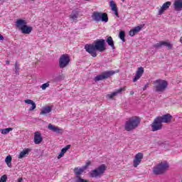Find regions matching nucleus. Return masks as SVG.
<instances>
[{
  "instance_id": "5701e85b",
  "label": "nucleus",
  "mask_w": 182,
  "mask_h": 182,
  "mask_svg": "<svg viewBox=\"0 0 182 182\" xmlns=\"http://www.w3.org/2000/svg\"><path fill=\"white\" fill-rule=\"evenodd\" d=\"M109 6L111 7L112 11L114 12V15H116V16H119V12H117V6H116V3H114L113 1H111L109 2Z\"/></svg>"
},
{
  "instance_id": "0eeeda50",
  "label": "nucleus",
  "mask_w": 182,
  "mask_h": 182,
  "mask_svg": "<svg viewBox=\"0 0 182 182\" xmlns=\"http://www.w3.org/2000/svg\"><path fill=\"white\" fill-rule=\"evenodd\" d=\"M92 18L95 22L102 21L105 22V23H107V22H109V17L107 16V14L106 13L95 11L92 15Z\"/></svg>"
},
{
  "instance_id": "a19ab883",
  "label": "nucleus",
  "mask_w": 182,
  "mask_h": 182,
  "mask_svg": "<svg viewBox=\"0 0 182 182\" xmlns=\"http://www.w3.org/2000/svg\"><path fill=\"white\" fill-rule=\"evenodd\" d=\"M18 182H22V178H19Z\"/></svg>"
},
{
  "instance_id": "58836bf2",
  "label": "nucleus",
  "mask_w": 182,
  "mask_h": 182,
  "mask_svg": "<svg viewBox=\"0 0 182 182\" xmlns=\"http://www.w3.org/2000/svg\"><path fill=\"white\" fill-rule=\"evenodd\" d=\"M6 65H9V63H10L9 60H6Z\"/></svg>"
},
{
  "instance_id": "4468645a",
  "label": "nucleus",
  "mask_w": 182,
  "mask_h": 182,
  "mask_svg": "<svg viewBox=\"0 0 182 182\" xmlns=\"http://www.w3.org/2000/svg\"><path fill=\"white\" fill-rule=\"evenodd\" d=\"M141 160H143V154L142 153H138L136 154L135 158L133 161V166L134 167H137L139 164L141 163Z\"/></svg>"
},
{
  "instance_id": "bb28decb",
  "label": "nucleus",
  "mask_w": 182,
  "mask_h": 182,
  "mask_svg": "<svg viewBox=\"0 0 182 182\" xmlns=\"http://www.w3.org/2000/svg\"><path fill=\"white\" fill-rule=\"evenodd\" d=\"M6 164H7L8 167H12V156H11V155H9L6 156V159H5Z\"/></svg>"
},
{
  "instance_id": "9d476101",
  "label": "nucleus",
  "mask_w": 182,
  "mask_h": 182,
  "mask_svg": "<svg viewBox=\"0 0 182 182\" xmlns=\"http://www.w3.org/2000/svg\"><path fill=\"white\" fill-rule=\"evenodd\" d=\"M151 132H159L163 129V124L159 121V118L156 117L154 119V122L151 124Z\"/></svg>"
},
{
  "instance_id": "473e14b6",
  "label": "nucleus",
  "mask_w": 182,
  "mask_h": 182,
  "mask_svg": "<svg viewBox=\"0 0 182 182\" xmlns=\"http://www.w3.org/2000/svg\"><path fill=\"white\" fill-rule=\"evenodd\" d=\"M70 149V145H67L65 148L62 149L61 151L65 154Z\"/></svg>"
},
{
  "instance_id": "72a5a7b5",
  "label": "nucleus",
  "mask_w": 182,
  "mask_h": 182,
  "mask_svg": "<svg viewBox=\"0 0 182 182\" xmlns=\"http://www.w3.org/2000/svg\"><path fill=\"white\" fill-rule=\"evenodd\" d=\"M89 166H90V161L87 162V163L85 164V166H83L82 168H84V170H86V168H87V167H89Z\"/></svg>"
},
{
  "instance_id": "f03ea898",
  "label": "nucleus",
  "mask_w": 182,
  "mask_h": 182,
  "mask_svg": "<svg viewBox=\"0 0 182 182\" xmlns=\"http://www.w3.org/2000/svg\"><path fill=\"white\" fill-rule=\"evenodd\" d=\"M140 117H132L129 118L127 122H125L124 129L127 132H133V130L139 127L140 124Z\"/></svg>"
},
{
  "instance_id": "423d86ee",
  "label": "nucleus",
  "mask_w": 182,
  "mask_h": 182,
  "mask_svg": "<svg viewBox=\"0 0 182 182\" xmlns=\"http://www.w3.org/2000/svg\"><path fill=\"white\" fill-rule=\"evenodd\" d=\"M107 168V166H106V165L102 164L101 166L90 171V177H92V178H97V177H102V176L105 174Z\"/></svg>"
},
{
  "instance_id": "f257e3e1",
  "label": "nucleus",
  "mask_w": 182,
  "mask_h": 182,
  "mask_svg": "<svg viewBox=\"0 0 182 182\" xmlns=\"http://www.w3.org/2000/svg\"><path fill=\"white\" fill-rule=\"evenodd\" d=\"M105 39H99L97 40L94 44H86L85 49L92 58H96V56H97V50H98V52H105V50H106V46H105Z\"/></svg>"
},
{
  "instance_id": "4be33fe9",
  "label": "nucleus",
  "mask_w": 182,
  "mask_h": 182,
  "mask_svg": "<svg viewBox=\"0 0 182 182\" xmlns=\"http://www.w3.org/2000/svg\"><path fill=\"white\" fill-rule=\"evenodd\" d=\"M29 153H31V149H24L22 151L20 152L18 159H23V157H26Z\"/></svg>"
},
{
  "instance_id": "79ce46f5",
  "label": "nucleus",
  "mask_w": 182,
  "mask_h": 182,
  "mask_svg": "<svg viewBox=\"0 0 182 182\" xmlns=\"http://www.w3.org/2000/svg\"><path fill=\"white\" fill-rule=\"evenodd\" d=\"M122 2H124V0H122Z\"/></svg>"
},
{
  "instance_id": "e433bc0d",
  "label": "nucleus",
  "mask_w": 182,
  "mask_h": 182,
  "mask_svg": "<svg viewBox=\"0 0 182 182\" xmlns=\"http://www.w3.org/2000/svg\"><path fill=\"white\" fill-rule=\"evenodd\" d=\"M0 41H4V36L0 34Z\"/></svg>"
},
{
  "instance_id": "1a4fd4ad",
  "label": "nucleus",
  "mask_w": 182,
  "mask_h": 182,
  "mask_svg": "<svg viewBox=\"0 0 182 182\" xmlns=\"http://www.w3.org/2000/svg\"><path fill=\"white\" fill-rule=\"evenodd\" d=\"M116 73L114 70L105 71L103 72L102 74L97 75L94 80L95 82H99L100 80H104V79H109L110 76H113Z\"/></svg>"
},
{
  "instance_id": "cd10ccee",
  "label": "nucleus",
  "mask_w": 182,
  "mask_h": 182,
  "mask_svg": "<svg viewBox=\"0 0 182 182\" xmlns=\"http://www.w3.org/2000/svg\"><path fill=\"white\" fill-rule=\"evenodd\" d=\"M126 36V33L124 31H121L119 34V38L122 41V42H126V39L124 38Z\"/></svg>"
},
{
  "instance_id": "f3484780",
  "label": "nucleus",
  "mask_w": 182,
  "mask_h": 182,
  "mask_svg": "<svg viewBox=\"0 0 182 182\" xmlns=\"http://www.w3.org/2000/svg\"><path fill=\"white\" fill-rule=\"evenodd\" d=\"M48 129L51 130L52 132H54V133H58V134H60V133H63V129L55 127L52 124H48Z\"/></svg>"
},
{
  "instance_id": "412c9836",
  "label": "nucleus",
  "mask_w": 182,
  "mask_h": 182,
  "mask_svg": "<svg viewBox=\"0 0 182 182\" xmlns=\"http://www.w3.org/2000/svg\"><path fill=\"white\" fill-rule=\"evenodd\" d=\"M141 28L143 27L141 26H138L130 30L129 36H134V35L139 33L141 31Z\"/></svg>"
},
{
  "instance_id": "c9c22d12",
  "label": "nucleus",
  "mask_w": 182,
  "mask_h": 182,
  "mask_svg": "<svg viewBox=\"0 0 182 182\" xmlns=\"http://www.w3.org/2000/svg\"><path fill=\"white\" fill-rule=\"evenodd\" d=\"M147 87H149V83H147L144 85V87H143V90H146V89H147Z\"/></svg>"
},
{
  "instance_id": "b1692460",
  "label": "nucleus",
  "mask_w": 182,
  "mask_h": 182,
  "mask_svg": "<svg viewBox=\"0 0 182 182\" xmlns=\"http://www.w3.org/2000/svg\"><path fill=\"white\" fill-rule=\"evenodd\" d=\"M24 102L26 103V105H31V107L29 109V112H32L33 110H35V109H36V104L33 100H25Z\"/></svg>"
},
{
  "instance_id": "c756f323",
  "label": "nucleus",
  "mask_w": 182,
  "mask_h": 182,
  "mask_svg": "<svg viewBox=\"0 0 182 182\" xmlns=\"http://www.w3.org/2000/svg\"><path fill=\"white\" fill-rule=\"evenodd\" d=\"M19 64H18V62H16L15 63V73L18 75H19Z\"/></svg>"
},
{
  "instance_id": "6ab92c4d",
  "label": "nucleus",
  "mask_w": 182,
  "mask_h": 182,
  "mask_svg": "<svg viewBox=\"0 0 182 182\" xmlns=\"http://www.w3.org/2000/svg\"><path fill=\"white\" fill-rule=\"evenodd\" d=\"M77 18H79V11L74 10L70 15V19L72 22H77Z\"/></svg>"
},
{
  "instance_id": "c85d7f7f",
  "label": "nucleus",
  "mask_w": 182,
  "mask_h": 182,
  "mask_svg": "<svg viewBox=\"0 0 182 182\" xmlns=\"http://www.w3.org/2000/svg\"><path fill=\"white\" fill-rule=\"evenodd\" d=\"M12 130H14V128L11 127L1 129V134H8V133H9V132H12Z\"/></svg>"
},
{
  "instance_id": "a211bd4d",
  "label": "nucleus",
  "mask_w": 182,
  "mask_h": 182,
  "mask_svg": "<svg viewBox=\"0 0 182 182\" xmlns=\"http://www.w3.org/2000/svg\"><path fill=\"white\" fill-rule=\"evenodd\" d=\"M173 9L177 12H180V11H182V0H175L173 3Z\"/></svg>"
},
{
  "instance_id": "39448f33",
  "label": "nucleus",
  "mask_w": 182,
  "mask_h": 182,
  "mask_svg": "<svg viewBox=\"0 0 182 182\" xmlns=\"http://www.w3.org/2000/svg\"><path fill=\"white\" fill-rule=\"evenodd\" d=\"M168 163L167 161L161 162L153 168V173L156 176H160L164 174L168 170Z\"/></svg>"
},
{
  "instance_id": "a878e982",
  "label": "nucleus",
  "mask_w": 182,
  "mask_h": 182,
  "mask_svg": "<svg viewBox=\"0 0 182 182\" xmlns=\"http://www.w3.org/2000/svg\"><path fill=\"white\" fill-rule=\"evenodd\" d=\"M106 42L108 43L109 46H111L112 49H115L114 41H113V38H112V36L107 37Z\"/></svg>"
},
{
  "instance_id": "20e7f679",
  "label": "nucleus",
  "mask_w": 182,
  "mask_h": 182,
  "mask_svg": "<svg viewBox=\"0 0 182 182\" xmlns=\"http://www.w3.org/2000/svg\"><path fill=\"white\" fill-rule=\"evenodd\" d=\"M168 82L164 80L159 79L154 81V88L157 93H163L167 89Z\"/></svg>"
},
{
  "instance_id": "ea45409f",
  "label": "nucleus",
  "mask_w": 182,
  "mask_h": 182,
  "mask_svg": "<svg viewBox=\"0 0 182 182\" xmlns=\"http://www.w3.org/2000/svg\"><path fill=\"white\" fill-rule=\"evenodd\" d=\"M180 42H181V43H182V36L180 38Z\"/></svg>"
},
{
  "instance_id": "393cba45",
  "label": "nucleus",
  "mask_w": 182,
  "mask_h": 182,
  "mask_svg": "<svg viewBox=\"0 0 182 182\" xmlns=\"http://www.w3.org/2000/svg\"><path fill=\"white\" fill-rule=\"evenodd\" d=\"M50 112H52V107H50V106H47L42 109L40 114H48V113H50Z\"/></svg>"
},
{
  "instance_id": "9b49d317",
  "label": "nucleus",
  "mask_w": 182,
  "mask_h": 182,
  "mask_svg": "<svg viewBox=\"0 0 182 182\" xmlns=\"http://www.w3.org/2000/svg\"><path fill=\"white\" fill-rule=\"evenodd\" d=\"M161 123H170L171 122V119H173V116L170 114H164L161 117H157Z\"/></svg>"
},
{
  "instance_id": "7ed1b4c3",
  "label": "nucleus",
  "mask_w": 182,
  "mask_h": 182,
  "mask_svg": "<svg viewBox=\"0 0 182 182\" xmlns=\"http://www.w3.org/2000/svg\"><path fill=\"white\" fill-rule=\"evenodd\" d=\"M27 23H28L25 20L19 18L16 21V26L21 31V33H23L24 35H29L31 32L33 31V28H32V26H28Z\"/></svg>"
},
{
  "instance_id": "6e6552de",
  "label": "nucleus",
  "mask_w": 182,
  "mask_h": 182,
  "mask_svg": "<svg viewBox=\"0 0 182 182\" xmlns=\"http://www.w3.org/2000/svg\"><path fill=\"white\" fill-rule=\"evenodd\" d=\"M70 62V57L68 54H63L60 57L59 66L60 69L66 68Z\"/></svg>"
},
{
  "instance_id": "2eb2a0df",
  "label": "nucleus",
  "mask_w": 182,
  "mask_h": 182,
  "mask_svg": "<svg viewBox=\"0 0 182 182\" xmlns=\"http://www.w3.org/2000/svg\"><path fill=\"white\" fill-rule=\"evenodd\" d=\"M144 73V68L143 67H140L138 68V70H136L135 77L133 79V82H136L137 80H139V79H140V77H141V76H143V74Z\"/></svg>"
},
{
  "instance_id": "ddd939ff",
  "label": "nucleus",
  "mask_w": 182,
  "mask_h": 182,
  "mask_svg": "<svg viewBox=\"0 0 182 182\" xmlns=\"http://www.w3.org/2000/svg\"><path fill=\"white\" fill-rule=\"evenodd\" d=\"M170 6H171V1H166V3H164L162 5V6L159 9L158 15H163V14H164V12H166V11H167V9L170 8Z\"/></svg>"
},
{
  "instance_id": "2f4dec72",
  "label": "nucleus",
  "mask_w": 182,
  "mask_h": 182,
  "mask_svg": "<svg viewBox=\"0 0 182 182\" xmlns=\"http://www.w3.org/2000/svg\"><path fill=\"white\" fill-rule=\"evenodd\" d=\"M6 180H8V176L6 175H3L0 178V182H6Z\"/></svg>"
},
{
  "instance_id": "f704fd0d",
  "label": "nucleus",
  "mask_w": 182,
  "mask_h": 182,
  "mask_svg": "<svg viewBox=\"0 0 182 182\" xmlns=\"http://www.w3.org/2000/svg\"><path fill=\"white\" fill-rule=\"evenodd\" d=\"M63 156H65V154H63V151H61L60 154L58 155V159H61V157H63Z\"/></svg>"
},
{
  "instance_id": "4c0bfd02",
  "label": "nucleus",
  "mask_w": 182,
  "mask_h": 182,
  "mask_svg": "<svg viewBox=\"0 0 182 182\" xmlns=\"http://www.w3.org/2000/svg\"><path fill=\"white\" fill-rule=\"evenodd\" d=\"M130 95H131L132 96H133V95H134V91H131V92H130Z\"/></svg>"
},
{
  "instance_id": "aec40b11",
  "label": "nucleus",
  "mask_w": 182,
  "mask_h": 182,
  "mask_svg": "<svg viewBox=\"0 0 182 182\" xmlns=\"http://www.w3.org/2000/svg\"><path fill=\"white\" fill-rule=\"evenodd\" d=\"M124 90H126V87L119 88V89L117 90L115 92H112V94H108L107 96V97H109V99H113V97H114V96H117V95H119V93H122V92H123Z\"/></svg>"
},
{
  "instance_id": "f8f14e48",
  "label": "nucleus",
  "mask_w": 182,
  "mask_h": 182,
  "mask_svg": "<svg viewBox=\"0 0 182 182\" xmlns=\"http://www.w3.org/2000/svg\"><path fill=\"white\" fill-rule=\"evenodd\" d=\"M161 46H166L168 50L173 49V44L167 41H160L159 43L154 45V48H161Z\"/></svg>"
},
{
  "instance_id": "7c9ffc66",
  "label": "nucleus",
  "mask_w": 182,
  "mask_h": 182,
  "mask_svg": "<svg viewBox=\"0 0 182 182\" xmlns=\"http://www.w3.org/2000/svg\"><path fill=\"white\" fill-rule=\"evenodd\" d=\"M42 90H46V87H49V82H46L41 85Z\"/></svg>"
},
{
  "instance_id": "dca6fc26",
  "label": "nucleus",
  "mask_w": 182,
  "mask_h": 182,
  "mask_svg": "<svg viewBox=\"0 0 182 182\" xmlns=\"http://www.w3.org/2000/svg\"><path fill=\"white\" fill-rule=\"evenodd\" d=\"M43 141V138H42V134L39 132H36L34 133V143L35 144H41Z\"/></svg>"
}]
</instances>
